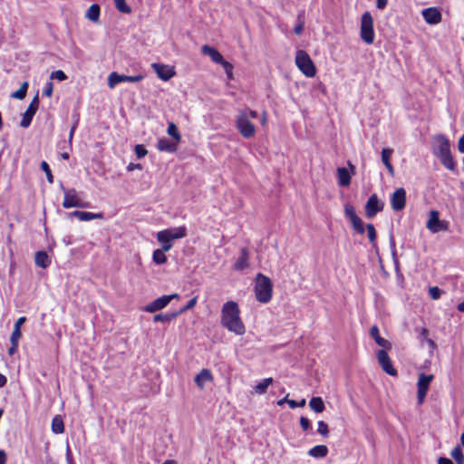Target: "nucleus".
Segmentation results:
<instances>
[{
    "label": "nucleus",
    "mask_w": 464,
    "mask_h": 464,
    "mask_svg": "<svg viewBox=\"0 0 464 464\" xmlns=\"http://www.w3.org/2000/svg\"><path fill=\"white\" fill-rule=\"evenodd\" d=\"M117 10L122 14H130L131 8L126 4L125 0H113Z\"/></svg>",
    "instance_id": "58836bf2"
},
{
    "label": "nucleus",
    "mask_w": 464,
    "mask_h": 464,
    "mask_svg": "<svg viewBox=\"0 0 464 464\" xmlns=\"http://www.w3.org/2000/svg\"><path fill=\"white\" fill-rule=\"evenodd\" d=\"M388 4V0H376V7L380 10H383Z\"/></svg>",
    "instance_id": "5fc2aeb1"
},
{
    "label": "nucleus",
    "mask_w": 464,
    "mask_h": 464,
    "mask_svg": "<svg viewBox=\"0 0 464 464\" xmlns=\"http://www.w3.org/2000/svg\"><path fill=\"white\" fill-rule=\"evenodd\" d=\"M384 203L380 200L376 194H372L365 204V215L372 218L383 209Z\"/></svg>",
    "instance_id": "ddd939ff"
},
{
    "label": "nucleus",
    "mask_w": 464,
    "mask_h": 464,
    "mask_svg": "<svg viewBox=\"0 0 464 464\" xmlns=\"http://www.w3.org/2000/svg\"><path fill=\"white\" fill-rule=\"evenodd\" d=\"M17 348H18V343H11V346L10 348L8 349V354L9 355H13L16 353L17 351Z\"/></svg>",
    "instance_id": "4d7b16f0"
},
{
    "label": "nucleus",
    "mask_w": 464,
    "mask_h": 464,
    "mask_svg": "<svg viewBox=\"0 0 464 464\" xmlns=\"http://www.w3.org/2000/svg\"><path fill=\"white\" fill-rule=\"evenodd\" d=\"M52 431L54 434H62L64 431V424L60 415H55L52 420Z\"/></svg>",
    "instance_id": "7c9ffc66"
},
{
    "label": "nucleus",
    "mask_w": 464,
    "mask_h": 464,
    "mask_svg": "<svg viewBox=\"0 0 464 464\" xmlns=\"http://www.w3.org/2000/svg\"><path fill=\"white\" fill-rule=\"evenodd\" d=\"M377 360L382 369L391 376L397 375V371L393 368L392 361L384 349L377 352Z\"/></svg>",
    "instance_id": "4468645a"
},
{
    "label": "nucleus",
    "mask_w": 464,
    "mask_h": 464,
    "mask_svg": "<svg viewBox=\"0 0 464 464\" xmlns=\"http://www.w3.org/2000/svg\"><path fill=\"white\" fill-rule=\"evenodd\" d=\"M53 85L51 81L47 82L44 90V95L51 97L53 94Z\"/></svg>",
    "instance_id": "3c124183"
},
{
    "label": "nucleus",
    "mask_w": 464,
    "mask_h": 464,
    "mask_svg": "<svg viewBox=\"0 0 464 464\" xmlns=\"http://www.w3.org/2000/svg\"><path fill=\"white\" fill-rule=\"evenodd\" d=\"M135 153L139 159H141L147 155L148 150L145 149L143 145L138 144L135 146Z\"/></svg>",
    "instance_id": "09e8293b"
},
{
    "label": "nucleus",
    "mask_w": 464,
    "mask_h": 464,
    "mask_svg": "<svg viewBox=\"0 0 464 464\" xmlns=\"http://www.w3.org/2000/svg\"><path fill=\"white\" fill-rule=\"evenodd\" d=\"M228 79L233 78V65L227 61L221 63Z\"/></svg>",
    "instance_id": "a18cd8bd"
},
{
    "label": "nucleus",
    "mask_w": 464,
    "mask_h": 464,
    "mask_svg": "<svg viewBox=\"0 0 464 464\" xmlns=\"http://www.w3.org/2000/svg\"><path fill=\"white\" fill-rule=\"evenodd\" d=\"M6 454L3 450H0V464H5L6 463Z\"/></svg>",
    "instance_id": "e2e57ef3"
},
{
    "label": "nucleus",
    "mask_w": 464,
    "mask_h": 464,
    "mask_svg": "<svg viewBox=\"0 0 464 464\" xmlns=\"http://www.w3.org/2000/svg\"><path fill=\"white\" fill-rule=\"evenodd\" d=\"M21 335H22L21 330L14 327L13 332L10 336V342L18 343L19 339L21 338Z\"/></svg>",
    "instance_id": "8fccbe9b"
},
{
    "label": "nucleus",
    "mask_w": 464,
    "mask_h": 464,
    "mask_svg": "<svg viewBox=\"0 0 464 464\" xmlns=\"http://www.w3.org/2000/svg\"><path fill=\"white\" fill-rule=\"evenodd\" d=\"M178 315L177 313L173 314H156L153 318L154 322H169L173 320Z\"/></svg>",
    "instance_id": "ea45409f"
},
{
    "label": "nucleus",
    "mask_w": 464,
    "mask_h": 464,
    "mask_svg": "<svg viewBox=\"0 0 464 464\" xmlns=\"http://www.w3.org/2000/svg\"><path fill=\"white\" fill-rule=\"evenodd\" d=\"M152 69L158 75V77L167 82L175 75L174 68L170 65L154 63L151 64Z\"/></svg>",
    "instance_id": "dca6fc26"
},
{
    "label": "nucleus",
    "mask_w": 464,
    "mask_h": 464,
    "mask_svg": "<svg viewBox=\"0 0 464 464\" xmlns=\"http://www.w3.org/2000/svg\"><path fill=\"white\" fill-rule=\"evenodd\" d=\"M220 323L227 331L237 335H243L246 333V326L240 317V309L234 301H227L222 305Z\"/></svg>",
    "instance_id": "f257e3e1"
},
{
    "label": "nucleus",
    "mask_w": 464,
    "mask_h": 464,
    "mask_svg": "<svg viewBox=\"0 0 464 464\" xmlns=\"http://www.w3.org/2000/svg\"><path fill=\"white\" fill-rule=\"evenodd\" d=\"M81 213H82V211L75 210V211L69 213L68 216H69V218L74 217V218H77L78 219H80Z\"/></svg>",
    "instance_id": "0e129e2a"
},
{
    "label": "nucleus",
    "mask_w": 464,
    "mask_h": 464,
    "mask_svg": "<svg viewBox=\"0 0 464 464\" xmlns=\"http://www.w3.org/2000/svg\"><path fill=\"white\" fill-rule=\"evenodd\" d=\"M63 190V207L64 208H87L89 206L88 202L83 200L81 196V193L77 192L74 188H64Z\"/></svg>",
    "instance_id": "423d86ee"
},
{
    "label": "nucleus",
    "mask_w": 464,
    "mask_h": 464,
    "mask_svg": "<svg viewBox=\"0 0 464 464\" xmlns=\"http://www.w3.org/2000/svg\"><path fill=\"white\" fill-rule=\"evenodd\" d=\"M157 149L160 151L173 152L176 150L177 145L175 142H172L166 138H162L158 140Z\"/></svg>",
    "instance_id": "b1692460"
},
{
    "label": "nucleus",
    "mask_w": 464,
    "mask_h": 464,
    "mask_svg": "<svg viewBox=\"0 0 464 464\" xmlns=\"http://www.w3.org/2000/svg\"><path fill=\"white\" fill-rule=\"evenodd\" d=\"M167 132L169 136H171L177 142L180 140V134L178 130V127L173 123L169 122L168 125Z\"/></svg>",
    "instance_id": "4c0bfd02"
},
{
    "label": "nucleus",
    "mask_w": 464,
    "mask_h": 464,
    "mask_svg": "<svg viewBox=\"0 0 464 464\" xmlns=\"http://www.w3.org/2000/svg\"><path fill=\"white\" fill-rule=\"evenodd\" d=\"M450 456L455 459L457 464H464V456L462 450L459 446H456L452 449Z\"/></svg>",
    "instance_id": "c9c22d12"
},
{
    "label": "nucleus",
    "mask_w": 464,
    "mask_h": 464,
    "mask_svg": "<svg viewBox=\"0 0 464 464\" xmlns=\"http://www.w3.org/2000/svg\"><path fill=\"white\" fill-rule=\"evenodd\" d=\"M429 295L433 300H437L441 295V291L437 286H432L429 288Z\"/></svg>",
    "instance_id": "49530a36"
},
{
    "label": "nucleus",
    "mask_w": 464,
    "mask_h": 464,
    "mask_svg": "<svg viewBox=\"0 0 464 464\" xmlns=\"http://www.w3.org/2000/svg\"><path fill=\"white\" fill-rule=\"evenodd\" d=\"M213 380L212 373L208 369H203L199 372L198 374L196 375L194 381L198 388L204 389L207 382H211Z\"/></svg>",
    "instance_id": "6ab92c4d"
},
{
    "label": "nucleus",
    "mask_w": 464,
    "mask_h": 464,
    "mask_svg": "<svg viewBox=\"0 0 464 464\" xmlns=\"http://www.w3.org/2000/svg\"><path fill=\"white\" fill-rule=\"evenodd\" d=\"M246 113H247V116H248V119L249 118H252V119H256L257 117V112L255 111H245Z\"/></svg>",
    "instance_id": "338daca9"
},
{
    "label": "nucleus",
    "mask_w": 464,
    "mask_h": 464,
    "mask_svg": "<svg viewBox=\"0 0 464 464\" xmlns=\"http://www.w3.org/2000/svg\"><path fill=\"white\" fill-rule=\"evenodd\" d=\"M237 127L244 138H251L256 132L255 126L249 121L246 111H241L237 116Z\"/></svg>",
    "instance_id": "0eeeda50"
},
{
    "label": "nucleus",
    "mask_w": 464,
    "mask_h": 464,
    "mask_svg": "<svg viewBox=\"0 0 464 464\" xmlns=\"http://www.w3.org/2000/svg\"><path fill=\"white\" fill-rule=\"evenodd\" d=\"M41 169L45 173L46 179L49 183L53 182V176L52 174L51 169L46 161H42L41 163Z\"/></svg>",
    "instance_id": "79ce46f5"
},
{
    "label": "nucleus",
    "mask_w": 464,
    "mask_h": 464,
    "mask_svg": "<svg viewBox=\"0 0 464 464\" xmlns=\"http://www.w3.org/2000/svg\"><path fill=\"white\" fill-rule=\"evenodd\" d=\"M66 78V74L62 70L54 71L50 75L51 80H58L60 82L64 81Z\"/></svg>",
    "instance_id": "c03bdc74"
},
{
    "label": "nucleus",
    "mask_w": 464,
    "mask_h": 464,
    "mask_svg": "<svg viewBox=\"0 0 464 464\" xmlns=\"http://www.w3.org/2000/svg\"><path fill=\"white\" fill-rule=\"evenodd\" d=\"M367 231V236L373 246H376V231L374 226L372 224H368L365 227Z\"/></svg>",
    "instance_id": "a19ab883"
},
{
    "label": "nucleus",
    "mask_w": 464,
    "mask_h": 464,
    "mask_svg": "<svg viewBox=\"0 0 464 464\" xmlns=\"http://www.w3.org/2000/svg\"><path fill=\"white\" fill-rule=\"evenodd\" d=\"M255 295L258 302L267 304L272 298L273 285L269 277L257 274L255 280Z\"/></svg>",
    "instance_id": "7ed1b4c3"
},
{
    "label": "nucleus",
    "mask_w": 464,
    "mask_h": 464,
    "mask_svg": "<svg viewBox=\"0 0 464 464\" xmlns=\"http://www.w3.org/2000/svg\"><path fill=\"white\" fill-rule=\"evenodd\" d=\"M66 461H67V464H74L69 446H67V449H66Z\"/></svg>",
    "instance_id": "13d9d810"
},
{
    "label": "nucleus",
    "mask_w": 464,
    "mask_h": 464,
    "mask_svg": "<svg viewBox=\"0 0 464 464\" xmlns=\"http://www.w3.org/2000/svg\"><path fill=\"white\" fill-rule=\"evenodd\" d=\"M179 295L178 294H172L169 295H162L157 299H155L153 302L148 304L143 310L147 313H155L159 310H161L165 308L171 300L173 299H179Z\"/></svg>",
    "instance_id": "9d476101"
},
{
    "label": "nucleus",
    "mask_w": 464,
    "mask_h": 464,
    "mask_svg": "<svg viewBox=\"0 0 464 464\" xmlns=\"http://www.w3.org/2000/svg\"><path fill=\"white\" fill-rule=\"evenodd\" d=\"M134 169H141V165L140 164H135V163H130L127 166V170L128 171H132Z\"/></svg>",
    "instance_id": "bf43d9fd"
},
{
    "label": "nucleus",
    "mask_w": 464,
    "mask_h": 464,
    "mask_svg": "<svg viewBox=\"0 0 464 464\" xmlns=\"http://www.w3.org/2000/svg\"><path fill=\"white\" fill-rule=\"evenodd\" d=\"M171 240L179 239L187 235L185 227H177L172 228L164 229Z\"/></svg>",
    "instance_id": "a878e982"
},
{
    "label": "nucleus",
    "mask_w": 464,
    "mask_h": 464,
    "mask_svg": "<svg viewBox=\"0 0 464 464\" xmlns=\"http://www.w3.org/2000/svg\"><path fill=\"white\" fill-rule=\"evenodd\" d=\"M370 334H371V336L374 339V341L376 342V343L379 346H381V347H382L384 349H391L392 348L391 343L388 340L381 337L379 328L376 325H373L371 328Z\"/></svg>",
    "instance_id": "412c9836"
},
{
    "label": "nucleus",
    "mask_w": 464,
    "mask_h": 464,
    "mask_svg": "<svg viewBox=\"0 0 464 464\" xmlns=\"http://www.w3.org/2000/svg\"><path fill=\"white\" fill-rule=\"evenodd\" d=\"M144 79L143 74H137L133 76H127L124 74H119L116 72H112L108 76V86L111 89H113L117 84L121 82H138Z\"/></svg>",
    "instance_id": "1a4fd4ad"
},
{
    "label": "nucleus",
    "mask_w": 464,
    "mask_h": 464,
    "mask_svg": "<svg viewBox=\"0 0 464 464\" xmlns=\"http://www.w3.org/2000/svg\"><path fill=\"white\" fill-rule=\"evenodd\" d=\"M295 64L297 68L306 76L312 78L316 73L315 66L309 56L304 50H298L295 53Z\"/></svg>",
    "instance_id": "39448f33"
},
{
    "label": "nucleus",
    "mask_w": 464,
    "mask_h": 464,
    "mask_svg": "<svg viewBox=\"0 0 464 464\" xmlns=\"http://www.w3.org/2000/svg\"><path fill=\"white\" fill-rule=\"evenodd\" d=\"M197 301H198L197 296H195V297H193L192 299H190V300L188 302V304H187L183 308H181V309L177 313V314H178V315H179V314L184 313V312H185V311H187V310L192 309V308L196 305Z\"/></svg>",
    "instance_id": "de8ad7c7"
},
{
    "label": "nucleus",
    "mask_w": 464,
    "mask_h": 464,
    "mask_svg": "<svg viewBox=\"0 0 464 464\" xmlns=\"http://www.w3.org/2000/svg\"><path fill=\"white\" fill-rule=\"evenodd\" d=\"M309 407L314 412H323L324 411V403L321 397H313L309 401Z\"/></svg>",
    "instance_id": "473e14b6"
},
{
    "label": "nucleus",
    "mask_w": 464,
    "mask_h": 464,
    "mask_svg": "<svg viewBox=\"0 0 464 464\" xmlns=\"http://www.w3.org/2000/svg\"><path fill=\"white\" fill-rule=\"evenodd\" d=\"M300 425L304 430H307L310 428V420L306 417H301Z\"/></svg>",
    "instance_id": "603ef678"
},
{
    "label": "nucleus",
    "mask_w": 464,
    "mask_h": 464,
    "mask_svg": "<svg viewBox=\"0 0 464 464\" xmlns=\"http://www.w3.org/2000/svg\"><path fill=\"white\" fill-rule=\"evenodd\" d=\"M425 22L429 24H438L441 21V13L436 7H428L421 11Z\"/></svg>",
    "instance_id": "a211bd4d"
},
{
    "label": "nucleus",
    "mask_w": 464,
    "mask_h": 464,
    "mask_svg": "<svg viewBox=\"0 0 464 464\" xmlns=\"http://www.w3.org/2000/svg\"><path fill=\"white\" fill-rule=\"evenodd\" d=\"M102 218H103L102 213H92V212L82 211L79 220L80 221H91L93 219H101Z\"/></svg>",
    "instance_id": "f704fd0d"
},
{
    "label": "nucleus",
    "mask_w": 464,
    "mask_h": 464,
    "mask_svg": "<svg viewBox=\"0 0 464 464\" xmlns=\"http://www.w3.org/2000/svg\"><path fill=\"white\" fill-rule=\"evenodd\" d=\"M201 52L203 54L209 56L214 63L221 64L225 61L221 53L211 46L203 45Z\"/></svg>",
    "instance_id": "aec40b11"
},
{
    "label": "nucleus",
    "mask_w": 464,
    "mask_h": 464,
    "mask_svg": "<svg viewBox=\"0 0 464 464\" xmlns=\"http://www.w3.org/2000/svg\"><path fill=\"white\" fill-rule=\"evenodd\" d=\"M287 404L289 405V407H290L291 409H295V408H297V402H296L295 401H294V400H288V401H287Z\"/></svg>",
    "instance_id": "774afa93"
},
{
    "label": "nucleus",
    "mask_w": 464,
    "mask_h": 464,
    "mask_svg": "<svg viewBox=\"0 0 464 464\" xmlns=\"http://www.w3.org/2000/svg\"><path fill=\"white\" fill-rule=\"evenodd\" d=\"M6 377L4 374L0 373V388L4 387L6 384Z\"/></svg>",
    "instance_id": "69168bd1"
},
{
    "label": "nucleus",
    "mask_w": 464,
    "mask_h": 464,
    "mask_svg": "<svg viewBox=\"0 0 464 464\" xmlns=\"http://www.w3.org/2000/svg\"><path fill=\"white\" fill-rule=\"evenodd\" d=\"M328 453V448L325 445H317L313 447L309 450L308 455L316 458L321 459L327 455Z\"/></svg>",
    "instance_id": "c85d7f7f"
},
{
    "label": "nucleus",
    "mask_w": 464,
    "mask_h": 464,
    "mask_svg": "<svg viewBox=\"0 0 464 464\" xmlns=\"http://www.w3.org/2000/svg\"><path fill=\"white\" fill-rule=\"evenodd\" d=\"M393 153V150L390 148L382 149V162L388 169L391 176L394 175V169L393 166L391 164V157Z\"/></svg>",
    "instance_id": "4be33fe9"
},
{
    "label": "nucleus",
    "mask_w": 464,
    "mask_h": 464,
    "mask_svg": "<svg viewBox=\"0 0 464 464\" xmlns=\"http://www.w3.org/2000/svg\"><path fill=\"white\" fill-rule=\"evenodd\" d=\"M426 227L431 233H438L440 231L448 230L449 222L446 220L440 219L439 212L436 210H431L430 212V217L427 221Z\"/></svg>",
    "instance_id": "6e6552de"
},
{
    "label": "nucleus",
    "mask_w": 464,
    "mask_h": 464,
    "mask_svg": "<svg viewBox=\"0 0 464 464\" xmlns=\"http://www.w3.org/2000/svg\"><path fill=\"white\" fill-rule=\"evenodd\" d=\"M304 29V23L300 22L294 29L295 34H301Z\"/></svg>",
    "instance_id": "052dcab7"
},
{
    "label": "nucleus",
    "mask_w": 464,
    "mask_h": 464,
    "mask_svg": "<svg viewBox=\"0 0 464 464\" xmlns=\"http://www.w3.org/2000/svg\"><path fill=\"white\" fill-rule=\"evenodd\" d=\"M274 380L273 378H266L263 379L261 382L256 383L254 387V392L258 395L265 394L267 391V388L273 383Z\"/></svg>",
    "instance_id": "cd10ccee"
},
{
    "label": "nucleus",
    "mask_w": 464,
    "mask_h": 464,
    "mask_svg": "<svg viewBox=\"0 0 464 464\" xmlns=\"http://www.w3.org/2000/svg\"><path fill=\"white\" fill-rule=\"evenodd\" d=\"M406 204V191L403 188H397L391 196V206L395 211L404 208Z\"/></svg>",
    "instance_id": "2eb2a0df"
},
{
    "label": "nucleus",
    "mask_w": 464,
    "mask_h": 464,
    "mask_svg": "<svg viewBox=\"0 0 464 464\" xmlns=\"http://www.w3.org/2000/svg\"><path fill=\"white\" fill-rule=\"evenodd\" d=\"M390 245H391V249H392V256H393V258H395V256H396V248H395V241H394V238H393L392 236H391V237H390Z\"/></svg>",
    "instance_id": "6e6d98bb"
},
{
    "label": "nucleus",
    "mask_w": 464,
    "mask_h": 464,
    "mask_svg": "<svg viewBox=\"0 0 464 464\" xmlns=\"http://www.w3.org/2000/svg\"><path fill=\"white\" fill-rule=\"evenodd\" d=\"M165 252L166 251H164L163 248L154 250L152 255L153 262L157 265L165 264L167 262Z\"/></svg>",
    "instance_id": "72a5a7b5"
},
{
    "label": "nucleus",
    "mask_w": 464,
    "mask_h": 464,
    "mask_svg": "<svg viewBox=\"0 0 464 464\" xmlns=\"http://www.w3.org/2000/svg\"><path fill=\"white\" fill-rule=\"evenodd\" d=\"M157 240L161 244L164 251H169L172 247V240L167 235L166 231L161 230L157 233Z\"/></svg>",
    "instance_id": "bb28decb"
},
{
    "label": "nucleus",
    "mask_w": 464,
    "mask_h": 464,
    "mask_svg": "<svg viewBox=\"0 0 464 464\" xmlns=\"http://www.w3.org/2000/svg\"><path fill=\"white\" fill-rule=\"evenodd\" d=\"M38 106H39V101H38V97L36 96L33 99V101L31 102L29 106L27 107L26 111L23 114V118L20 122V125L23 128H27L30 126L32 120L37 111Z\"/></svg>",
    "instance_id": "f3484780"
},
{
    "label": "nucleus",
    "mask_w": 464,
    "mask_h": 464,
    "mask_svg": "<svg viewBox=\"0 0 464 464\" xmlns=\"http://www.w3.org/2000/svg\"><path fill=\"white\" fill-rule=\"evenodd\" d=\"M344 214L347 218H349L353 228L358 233V234H363L365 231V227L363 226L362 220L361 218L356 214L354 208L350 205L346 204L344 206Z\"/></svg>",
    "instance_id": "9b49d317"
},
{
    "label": "nucleus",
    "mask_w": 464,
    "mask_h": 464,
    "mask_svg": "<svg viewBox=\"0 0 464 464\" xmlns=\"http://www.w3.org/2000/svg\"><path fill=\"white\" fill-rule=\"evenodd\" d=\"M360 36L367 44H372L374 42L375 34L373 29V18L369 11H366L362 14Z\"/></svg>",
    "instance_id": "20e7f679"
},
{
    "label": "nucleus",
    "mask_w": 464,
    "mask_h": 464,
    "mask_svg": "<svg viewBox=\"0 0 464 464\" xmlns=\"http://www.w3.org/2000/svg\"><path fill=\"white\" fill-rule=\"evenodd\" d=\"M85 17L92 22H98L100 18V6L96 4L92 5L88 8Z\"/></svg>",
    "instance_id": "2f4dec72"
},
{
    "label": "nucleus",
    "mask_w": 464,
    "mask_h": 464,
    "mask_svg": "<svg viewBox=\"0 0 464 464\" xmlns=\"http://www.w3.org/2000/svg\"><path fill=\"white\" fill-rule=\"evenodd\" d=\"M432 380H433L432 374L427 375L425 373H420L419 375V379H418V382H417V387H418L417 397H418L419 404H421L424 401V399L426 397L427 392L429 390L430 384L432 382Z\"/></svg>",
    "instance_id": "f8f14e48"
},
{
    "label": "nucleus",
    "mask_w": 464,
    "mask_h": 464,
    "mask_svg": "<svg viewBox=\"0 0 464 464\" xmlns=\"http://www.w3.org/2000/svg\"><path fill=\"white\" fill-rule=\"evenodd\" d=\"M317 424V432L324 437H327L329 434L328 425L323 420H319Z\"/></svg>",
    "instance_id": "37998d69"
},
{
    "label": "nucleus",
    "mask_w": 464,
    "mask_h": 464,
    "mask_svg": "<svg viewBox=\"0 0 464 464\" xmlns=\"http://www.w3.org/2000/svg\"><path fill=\"white\" fill-rule=\"evenodd\" d=\"M438 464H453V462L448 458L440 457L438 460Z\"/></svg>",
    "instance_id": "680f3d73"
},
{
    "label": "nucleus",
    "mask_w": 464,
    "mask_h": 464,
    "mask_svg": "<svg viewBox=\"0 0 464 464\" xmlns=\"http://www.w3.org/2000/svg\"><path fill=\"white\" fill-rule=\"evenodd\" d=\"M338 174V182L341 186H348L351 182V176L347 169L345 168H339L337 169Z\"/></svg>",
    "instance_id": "c756f323"
},
{
    "label": "nucleus",
    "mask_w": 464,
    "mask_h": 464,
    "mask_svg": "<svg viewBox=\"0 0 464 464\" xmlns=\"http://www.w3.org/2000/svg\"><path fill=\"white\" fill-rule=\"evenodd\" d=\"M432 152L447 169L456 170V162L451 156L450 143L447 137L438 134L432 138Z\"/></svg>",
    "instance_id": "f03ea898"
},
{
    "label": "nucleus",
    "mask_w": 464,
    "mask_h": 464,
    "mask_svg": "<svg viewBox=\"0 0 464 464\" xmlns=\"http://www.w3.org/2000/svg\"><path fill=\"white\" fill-rule=\"evenodd\" d=\"M27 89L28 82H24L16 92L11 94V97L18 100H23L26 95Z\"/></svg>",
    "instance_id": "e433bc0d"
},
{
    "label": "nucleus",
    "mask_w": 464,
    "mask_h": 464,
    "mask_svg": "<svg viewBox=\"0 0 464 464\" xmlns=\"http://www.w3.org/2000/svg\"><path fill=\"white\" fill-rule=\"evenodd\" d=\"M249 266L248 264V252L246 248H243L241 250V256L237 258V262L235 263V269L237 271L244 270L247 268Z\"/></svg>",
    "instance_id": "393cba45"
},
{
    "label": "nucleus",
    "mask_w": 464,
    "mask_h": 464,
    "mask_svg": "<svg viewBox=\"0 0 464 464\" xmlns=\"http://www.w3.org/2000/svg\"><path fill=\"white\" fill-rule=\"evenodd\" d=\"M26 318L24 316L19 317L14 323V327L21 330V326L24 324Z\"/></svg>",
    "instance_id": "864d4df0"
},
{
    "label": "nucleus",
    "mask_w": 464,
    "mask_h": 464,
    "mask_svg": "<svg viewBox=\"0 0 464 464\" xmlns=\"http://www.w3.org/2000/svg\"><path fill=\"white\" fill-rule=\"evenodd\" d=\"M35 265L42 268H46L51 265V259L45 251H38L34 256Z\"/></svg>",
    "instance_id": "5701e85b"
}]
</instances>
